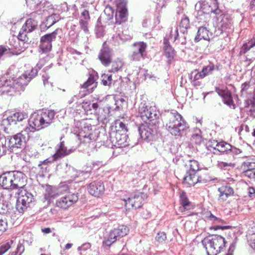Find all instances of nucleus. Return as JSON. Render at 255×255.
<instances>
[{
    "label": "nucleus",
    "instance_id": "nucleus-1",
    "mask_svg": "<svg viewBox=\"0 0 255 255\" xmlns=\"http://www.w3.org/2000/svg\"><path fill=\"white\" fill-rule=\"evenodd\" d=\"M166 128L168 131L175 136H180L189 126L182 116L176 111L166 114Z\"/></svg>",
    "mask_w": 255,
    "mask_h": 255
},
{
    "label": "nucleus",
    "instance_id": "nucleus-2",
    "mask_svg": "<svg viewBox=\"0 0 255 255\" xmlns=\"http://www.w3.org/2000/svg\"><path fill=\"white\" fill-rule=\"evenodd\" d=\"M166 128L168 131L175 136H180L189 126L182 116L176 111L166 114Z\"/></svg>",
    "mask_w": 255,
    "mask_h": 255
},
{
    "label": "nucleus",
    "instance_id": "nucleus-3",
    "mask_svg": "<svg viewBox=\"0 0 255 255\" xmlns=\"http://www.w3.org/2000/svg\"><path fill=\"white\" fill-rule=\"evenodd\" d=\"M56 113L54 110H39L32 114L28 120L29 125L37 130L50 126L54 120Z\"/></svg>",
    "mask_w": 255,
    "mask_h": 255
},
{
    "label": "nucleus",
    "instance_id": "nucleus-4",
    "mask_svg": "<svg viewBox=\"0 0 255 255\" xmlns=\"http://www.w3.org/2000/svg\"><path fill=\"white\" fill-rule=\"evenodd\" d=\"M72 132L81 142L84 143L93 142L98 139V136L93 133L91 125L86 124L83 121L75 123Z\"/></svg>",
    "mask_w": 255,
    "mask_h": 255
},
{
    "label": "nucleus",
    "instance_id": "nucleus-5",
    "mask_svg": "<svg viewBox=\"0 0 255 255\" xmlns=\"http://www.w3.org/2000/svg\"><path fill=\"white\" fill-rule=\"evenodd\" d=\"M202 244L208 255H217L224 249L226 242L222 236L213 235L205 238Z\"/></svg>",
    "mask_w": 255,
    "mask_h": 255
},
{
    "label": "nucleus",
    "instance_id": "nucleus-6",
    "mask_svg": "<svg viewBox=\"0 0 255 255\" xmlns=\"http://www.w3.org/2000/svg\"><path fill=\"white\" fill-rule=\"evenodd\" d=\"M17 194L16 208L19 213H22L30 206V204L34 199L33 196L24 189L18 191Z\"/></svg>",
    "mask_w": 255,
    "mask_h": 255
},
{
    "label": "nucleus",
    "instance_id": "nucleus-7",
    "mask_svg": "<svg viewBox=\"0 0 255 255\" xmlns=\"http://www.w3.org/2000/svg\"><path fill=\"white\" fill-rule=\"evenodd\" d=\"M129 232V228L125 225H120L111 230L107 238L103 241L104 245L110 246L119 239L126 236Z\"/></svg>",
    "mask_w": 255,
    "mask_h": 255
},
{
    "label": "nucleus",
    "instance_id": "nucleus-8",
    "mask_svg": "<svg viewBox=\"0 0 255 255\" xmlns=\"http://www.w3.org/2000/svg\"><path fill=\"white\" fill-rule=\"evenodd\" d=\"M138 113L141 120L145 123L152 122L158 117L157 111L155 107H148L145 102L139 105Z\"/></svg>",
    "mask_w": 255,
    "mask_h": 255
},
{
    "label": "nucleus",
    "instance_id": "nucleus-9",
    "mask_svg": "<svg viewBox=\"0 0 255 255\" xmlns=\"http://www.w3.org/2000/svg\"><path fill=\"white\" fill-rule=\"evenodd\" d=\"M128 137L127 132L111 131L109 133V139L112 145L118 148H123L129 145Z\"/></svg>",
    "mask_w": 255,
    "mask_h": 255
},
{
    "label": "nucleus",
    "instance_id": "nucleus-10",
    "mask_svg": "<svg viewBox=\"0 0 255 255\" xmlns=\"http://www.w3.org/2000/svg\"><path fill=\"white\" fill-rule=\"evenodd\" d=\"M146 195L140 192H135L130 195L127 199L124 198L123 200L125 203L126 207L128 209H137L140 208Z\"/></svg>",
    "mask_w": 255,
    "mask_h": 255
},
{
    "label": "nucleus",
    "instance_id": "nucleus-11",
    "mask_svg": "<svg viewBox=\"0 0 255 255\" xmlns=\"http://www.w3.org/2000/svg\"><path fill=\"white\" fill-rule=\"evenodd\" d=\"M146 48L147 44L143 42H137L133 43L131 47L130 59L138 61L143 59Z\"/></svg>",
    "mask_w": 255,
    "mask_h": 255
},
{
    "label": "nucleus",
    "instance_id": "nucleus-12",
    "mask_svg": "<svg viewBox=\"0 0 255 255\" xmlns=\"http://www.w3.org/2000/svg\"><path fill=\"white\" fill-rule=\"evenodd\" d=\"M7 145L10 149L22 148L25 146L26 140V136L22 133H18L13 136L7 137Z\"/></svg>",
    "mask_w": 255,
    "mask_h": 255
},
{
    "label": "nucleus",
    "instance_id": "nucleus-13",
    "mask_svg": "<svg viewBox=\"0 0 255 255\" xmlns=\"http://www.w3.org/2000/svg\"><path fill=\"white\" fill-rule=\"evenodd\" d=\"M78 198L77 193L68 192L57 200L56 205L61 208L67 209L75 203Z\"/></svg>",
    "mask_w": 255,
    "mask_h": 255
},
{
    "label": "nucleus",
    "instance_id": "nucleus-14",
    "mask_svg": "<svg viewBox=\"0 0 255 255\" xmlns=\"http://www.w3.org/2000/svg\"><path fill=\"white\" fill-rule=\"evenodd\" d=\"M78 198L77 193L68 192L57 200L56 205L61 208L67 209L75 203Z\"/></svg>",
    "mask_w": 255,
    "mask_h": 255
},
{
    "label": "nucleus",
    "instance_id": "nucleus-15",
    "mask_svg": "<svg viewBox=\"0 0 255 255\" xmlns=\"http://www.w3.org/2000/svg\"><path fill=\"white\" fill-rule=\"evenodd\" d=\"M59 30L57 28L52 33L45 34L41 37L40 48L43 53H47L51 50V42L56 39Z\"/></svg>",
    "mask_w": 255,
    "mask_h": 255
},
{
    "label": "nucleus",
    "instance_id": "nucleus-16",
    "mask_svg": "<svg viewBox=\"0 0 255 255\" xmlns=\"http://www.w3.org/2000/svg\"><path fill=\"white\" fill-rule=\"evenodd\" d=\"M113 55L112 50L108 47L106 42L104 43L98 55L101 63L106 67L109 66L112 62Z\"/></svg>",
    "mask_w": 255,
    "mask_h": 255
},
{
    "label": "nucleus",
    "instance_id": "nucleus-17",
    "mask_svg": "<svg viewBox=\"0 0 255 255\" xmlns=\"http://www.w3.org/2000/svg\"><path fill=\"white\" fill-rule=\"evenodd\" d=\"M117 4V11L116 13V22L119 24L127 21L128 18V9L127 3L125 1H119Z\"/></svg>",
    "mask_w": 255,
    "mask_h": 255
},
{
    "label": "nucleus",
    "instance_id": "nucleus-18",
    "mask_svg": "<svg viewBox=\"0 0 255 255\" xmlns=\"http://www.w3.org/2000/svg\"><path fill=\"white\" fill-rule=\"evenodd\" d=\"M12 189H18V191H19L24 189L26 181L25 174L21 171H12Z\"/></svg>",
    "mask_w": 255,
    "mask_h": 255
},
{
    "label": "nucleus",
    "instance_id": "nucleus-19",
    "mask_svg": "<svg viewBox=\"0 0 255 255\" xmlns=\"http://www.w3.org/2000/svg\"><path fill=\"white\" fill-rule=\"evenodd\" d=\"M138 132L142 139L149 141L153 139L156 130L155 128L151 127L146 123V124H143L139 127Z\"/></svg>",
    "mask_w": 255,
    "mask_h": 255
},
{
    "label": "nucleus",
    "instance_id": "nucleus-20",
    "mask_svg": "<svg viewBox=\"0 0 255 255\" xmlns=\"http://www.w3.org/2000/svg\"><path fill=\"white\" fill-rule=\"evenodd\" d=\"M216 18L218 28L221 29L220 33H222L231 26L232 20L228 14L222 12L220 14L217 16Z\"/></svg>",
    "mask_w": 255,
    "mask_h": 255
},
{
    "label": "nucleus",
    "instance_id": "nucleus-21",
    "mask_svg": "<svg viewBox=\"0 0 255 255\" xmlns=\"http://www.w3.org/2000/svg\"><path fill=\"white\" fill-rule=\"evenodd\" d=\"M37 74V69L32 68L30 72H25L14 81L16 84L23 87L26 86Z\"/></svg>",
    "mask_w": 255,
    "mask_h": 255
},
{
    "label": "nucleus",
    "instance_id": "nucleus-22",
    "mask_svg": "<svg viewBox=\"0 0 255 255\" xmlns=\"http://www.w3.org/2000/svg\"><path fill=\"white\" fill-rule=\"evenodd\" d=\"M88 191L90 194L95 197H99L105 191V186L103 182L101 181L91 182L89 185Z\"/></svg>",
    "mask_w": 255,
    "mask_h": 255
},
{
    "label": "nucleus",
    "instance_id": "nucleus-23",
    "mask_svg": "<svg viewBox=\"0 0 255 255\" xmlns=\"http://www.w3.org/2000/svg\"><path fill=\"white\" fill-rule=\"evenodd\" d=\"M215 91L222 98L224 103L230 107L235 109V106L234 104L231 93L227 89H221L216 88Z\"/></svg>",
    "mask_w": 255,
    "mask_h": 255
},
{
    "label": "nucleus",
    "instance_id": "nucleus-24",
    "mask_svg": "<svg viewBox=\"0 0 255 255\" xmlns=\"http://www.w3.org/2000/svg\"><path fill=\"white\" fill-rule=\"evenodd\" d=\"M55 153L53 155L57 160L69 155L71 152V149H68L65 146L64 141L57 144L55 147Z\"/></svg>",
    "mask_w": 255,
    "mask_h": 255
},
{
    "label": "nucleus",
    "instance_id": "nucleus-25",
    "mask_svg": "<svg viewBox=\"0 0 255 255\" xmlns=\"http://www.w3.org/2000/svg\"><path fill=\"white\" fill-rule=\"evenodd\" d=\"M12 171L6 172L0 176V185L5 189H12Z\"/></svg>",
    "mask_w": 255,
    "mask_h": 255
},
{
    "label": "nucleus",
    "instance_id": "nucleus-26",
    "mask_svg": "<svg viewBox=\"0 0 255 255\" xmlns=\"http://www.w3.org/2000/svg\"><path fill=\"white\" fill-rule=\"evenodd\" d=\"M202 181L201 177L197 176L196 173L188 172L183 178V183L187 187L194 186L198 182Z\"/></svg>",
    "mask_w": 255,
    "mask_h": 255
},
{
    "label": "nucleus",
    "instance_id": "nucleus-27",
    "mask_svg": "<svg viewBox=\"0 0 255 255\" xmlns=\"http://www.w3.org/2000/svg\"><path fill=\"white\" fill-rule=\"evenodd\" d=\"M212 35V32H210L206 26H201L198 28L194 41L196 42H199L201 39L209 41Z\"/></svg>",
    "mask_w": 255,
    "mask_h": 255
},
{
    "label": "nucleus",
    "instance_id": "nucleus-28",
    "mask_svg": "<svg viewBox=\"0 0 255 255\" xmlns=\"http://www.w3.org/2000/svg\"><path fill=\"white\" fill-rule=\"evenodd\" d=\"M28 117L27 114L25 112H16L8 116L6 120H3V122L8 124H16L17 122H21Z\"/></svg>",
    "mask_w": 255,
    "mask_h": 255
},
{
    "label": "nucleus",
    "instance_id": "nucleus-29",
    "mask_svg": "<svg viewBox=\"0 0 255 255\" xmlns=\"http://www.w3.org/2000/svg\"><path fill=\"white\" fill-rule=\"evenodd\" d=\"M164 43V55L167 58V62L169 64H170L172 61L173 60L175 56V51L173 48L169 44L168 40L165 38L163 40Z\"/></svg>",
    "mask_w": 255,
    "mask_h": 255
},
{
    "label": "nucleus",
    "instance_id": "nucleus-30",
    "mask_svg": "<svg viewBox=\"0 0 255 255\" xmlns=\"http://www.w3.org/2000/svg\"><path fill=\"white\" fill-rule=\"evenodd\" d=\"M218 190L220 193L219 200L221 202L226 200L230 196L234 193L233 189L228 186H222L219 188Z\"/></svg>",
    "mask_w": 255,
    "mask_h": 255
},
{
    "label": "nucleus",
    "instance_id": "nucleus-31",
    "mask_svg": "<svg viewBox=\"0 0 255 255\" xmlns=\"http://www.w3.org/2000/svg\"><path fill=\"white\" fill-rule=\"evenodd\" d=\"M211 143V146L220 152L228 153L230 152V149H232V145L225 141L218 142L214 140Z\"/></svg>",
    "mask_w": 255,
    "mask_h": 255
},
{
    "label": "nucleus",
    "instance_id": "nucleus-32",
    "mask_svg": "<svg viewBox=\"0 0 255 255\" xmlns=\"http://www.w3.org/2000/svg\"><path fill=\"white\" fill-rule=\"evenodd\" d=\"M96 81V79L95 77L90 74L87 81L82 86V88L85 89L88 93H91L93 92L94 89L97 87V83Z\"/></svg>",
    "mask_w": 255,
    "mask_h": 255
},
{
    "label": "nucleus",
    "instance_id": "nucleus-33",
    "mask_svg": "<svg viewBox=\"0 0 255 255\" xmlns=\"http://www.w3.org/2000/svg\"><path fill=\"white\" fill-rule=\"evenodd\" d=\"M204 78L202 72L198 70L195 69L192 71L190 75V79L191 80V83L194 86H199L201 85V83L199 81L200 80Z\"/></svg>",
    "mask_w": 255,
    "mask_h": 255
},
{
    "label": "nucleus",
    "instance_id": "nucleus-34",
    "mask_svg": "<svg viewBox=\"0 0 255 255\" xmlns=\"http://www.w3.org/2000/svg\"><path fill=\"white\" fill-rule=\"evenodd\" d=\"M207 218L209 221L212 222L214 224L216 225V226H215L213 227V228L216 230H217L218 229L224 230V229L229 228V226H222L219 225L220 224L225 223L224 220H223L222 219H221L219 218H218V217L215 216L211 213H210L209 216H207Z\"/></svg>",
    "mask_w": 255,
    "mask_h": 255
},
{
    "label": "nucleus",
    "instance_id": "nucleus-35",
    "mask_svg": "<svg viewBox=\"0 0 255 255\" xmlns=\"http://www.w3.org/2000/svg\"><path fill=\"white\" fill-rule=\"evenodd\" d=\"M207 218L209 221L212 222L214 224L216 225V226H215L213 227V228L216 230H217L218 229L224 230V229L229 228V226H222L219 225L220 224L225 223L224 220H223L222 219H221L219 218H218V217L215 216L211 213H210L209 216H207Z\"/></svg>",
    "mask_w": 255,
    "mask_h": 255
},
{
    "label": "nucleus",
    "instance_id": "nucleus-36",
    "mask_svg": "<svg viewBox=\"0 0 255 255\" xmlns=\"http://www.w3.org/2000/svg\"><path fill=\"white\" fill-rule=\"evenodd\" d=\"M207 218L209 221L212 222L214 224L216 225V226H215L213 227V228L216 230H217L218 229L224 230V229L229 228V226H222L219 225L220 224L225 223L224 220H223L222 219H221L219 218H218V217L215 216L211 213H210L209 216H207Z\"/></svg>",
    "mask_w": 255,
    "mask_h": 255
},
{
    "label": "nucleus",
    "instance_id": "nucleus-37",
    "mask_svg": "<svg viewBox=\"0 0 255 255\" xmlns=\"http://www.w3.org/2000/svg\"><path fill=\"white\" fill-rule=\"evenodd\" d=\"M251 89V84L250 82H246L241 85V90L240 92V96L243 98H252V91Z\"/></svg>",
    "mask_w": 255,
    "mask_h": 255
},
{
    "label": "nucleus",
    "instance_id": "nucleus-38",
    "mask_svg": "<svg viewBox=\"0 0 255 255\" xmlns=\"http://www.w3.org/2000/svg\"><path fill=\"white\" fill-rule=\"evenodd\" d=\"M37 26V22L32 18H29L26 21L22 28V30H25L29 33L35 29Z\"/></svg>",
    "mask_w": 255,
    "mask_h": 255
},
{
    "label": "nucleus",
    "instance_id": "nucleus-39",
    "mask_svg": "<svg viewBox=\"0 0 255 255\" xmlns=\"http://www.w3.org/2000/svg\"><path fill=\"white\" fill-rule=\"evenodd\" d=\"M61 19L60 15L57 13H53L47 17L44 24L48 28L58 21Z\"/></svg>",
    "mask_w": 255,
    "mask_h": 255
},
{
    "label": "nucleus",
    "instance_id": "nucleus-40",
    "mask_svg": "<svg viewBox=\"0 0 255 255\" xmlns=\"http://www.w3.org/2000/svg\"><path fill=\"white\" fill-rule=\"evenodd\" d=\"M112 63V68L110 70V72H117L121 70L124 65V62L123 60L117 58L114 60Z\"/></svg>",
    "mask_w": 255,
    "mask_h": 255
},
{
    "label": "nucleus",
    "instance_id": "nucleus-41",
    "mask_svg": "<svg viewBox=\"0 0 255 255\" xmlns=\"http://www.w3.org/2000/svg\"><path fill=\"white\" fill-rule=\"evenodd\" d=\"M180 202L184 209L188 210L192 208V205L191 203L188 201L186 193L182 192L180 195Z\"/></svg>",
    "mask_w": 255,
    "mask_h": 255
},
{
    "label": "nucleus",
    "instance_id": "nucleus-42",
    "mask_svg": "<svg viewBox=\"0 0 255 255\" xmlns=\"http://www.w3.org/2000/svg\"><path fill=\"white\" fill-rule=\"evenodd\" d=\"M210 9L211 13L215 14L216 16L220 14L223 11L219 7V3L217 1H210Z\"/></svg>",
    "mask_w": 255,
    "mask_h": 255
},
{
    "label": "nucleus",
    "instance_id": "nucleus-43",
    "mask_svg": "<svg viewBox=\"0 0 255 255\" xmlns=\"http://www.w3.org/2000/svg\"><path fill=\"white\" fill-rule=\"evenodd\" d=\"M82 6L84 8H86L84 9L81 12V15L79 18V20H85V21H90V16L89 14V12L88 10V8L87 7V5L84 3L82 4Z\"/></svg>",
    "mask_w": 255,
    "mask_h": 255
},
{
    "label": "nucleus",
    "instance_id": "nucleus-44",
    "mask_svg": "<svg viewBox=\"0 0 255 255\" xmlns=\"http://www.w3.org/2000/svg\"><path fill=\"white\" fill-rule=\"evenodd\" d=\"M55 161H57V160L56 159V158H55L54 156L52 155L51 157H49L43 161H40L38 164V166L41 169H46L47 166L48 165H49V164H51L52 163L54 162Z\"/></svg>",
    "mask_w": 255,
    "mask_h": 255
},
{
    "label": "nucleus",
    "instance_id": "nucleus-45",
    "mask_svg": "<svg viewBox=\"0 0 255 255\" xmlns=\"http://www.w3.org/2000/svg\"><path fill=\"white\" fill-rule=\"evenodd\" d=\"M115 128L114 130L113 128L112 129V131H120V132H127V128L125 124L120 121H117L115 123Z\"/></svg>",
    "mask_w": 255,
    "mask_h": 255
},
{
    "label": "nucleus",
    "instance_id": "nucleus-46",
    "mask_svg": "<svg viewBox=\"0 0 255 255\" xmlns=\"http://www.w3.org/2000/svg\"><path fill=\"white\" fill-rule=\"evenodd\" d=\"M214 69V65L213 63H210L208 65L204 67L201 71L204 77H205L206 76L211 74Z\"/></svg>",
    "mask_w": 255,
    "mask_h": 255
},
{
    "label": "nucleus",
    "instance_id": "nucleus-47",
    "mask_svg": "<svg viewBox=\"0 0 255 255\" xmlns=\"http://www.w3.org/2000/svg\"><path fill=\"white\" fill-rule=\"evenodd\" d=\"M190 170L188 172L196 173L199 169L198 162L195 160H190L189 161Z\"/></svg>",
    "mask_w": 255,
    "mask_h": 255
},
{
    "label": "nucleus",
    "instance_id": "nucleus-48",
    "mask_svg": "<svg viewBox=\"0 0 255 255\" xmlns=\"http://www.w3.org/2000/svg\"><path fill=\"white\" fill-rule=\"evenodd\" d=\"M201 131L200 129L197 130V132L193 134L191 137V140L193 142L196 144H199L202 141V138L200 135Z\"/></svg>",
    "mask_w": 255,
    "mask_h": 255
},
{
    "label": "nucleus",
    "instance_id": "nucleus-49",
    "mask_svg": "<svg viewBox=\"0 0 255 255\" xmlns=\"http://www.w3.org/2000/svg\"><path fill=\"white\" fill-rule=\"evenodd\" d=\"M180 27L185 30H186L190 27L189 19L188 17L184 16V17L182 18L180 23Z\"/></svg>",
    "mask_w": 255,
    "mask_h": 255
},
{
    "label": "nucleus",
    "instance_id": "nucleus-50",
    "mask_svg": "<svg viewBox=\"0 0 255 255\" xmlns=\"http://www.w3.org/2000/svg\"><path fill=\"white\" fill-rule=\"evenodd\" d=\"M112 75L109 74H104L102 76V82L104 85L107 86L111 84L112 78Z\"/></svg>",
    "mask_w": 255,
    "mask_h": 255
},
{
    "label": "nucleus",
    "instance_id": "nucleus-51",
    "mask_svg": "<svg viewBox=\"0 0 255 255\" xmlns=\"http://www.w3.org/2000/svg\"><path fill=\"white\" fill-rule=\"evenodd\" d=\"M7 211V205L3 203V194L0 193V214H4Z\"/></svg>",
    "mask_w": 255,
    "mask_h": 255
},
{
    "label": "nucleus",
    "instance_id": "nucleus-52",
    "mask_svg": "<svg viewBox=\"0 0 255 255\" xmlns=\"http://www.w3.org/2000/svg\"><path fill=\"white\" fill-rule=\"evenodd\" d=\"M27 33L26 31L22 30V28H21L17 36L18 40L23 42L24 43L28 42V38L26 35Z\"/></svg>",
    "mask_w": 255,
    "mask_h": 255
},
{
    "label": "nucleus",
    "instance_id": "nucleus-53",
    "mask_svg": "<svg viewBox=\"0 0 255 255\" xmlns=\"http://www.w3.org/2000/svg\"><path fill=\"white\" fill-rule=\"evenodd\" d=\"M167 239L166 234L164 232H159L155 237V241L159 243H163Z\"/></svg>",
    "mask_w": 255,
    "mask_h": 255
},
{
    "label": "nucleus",
    "instance_id": "nucleus-54",
    "mask_svg": "<svg viewBox=\"0 0 255 255\" xmlns=\"http://www.w3.org/2000/svg\"><path fill=\"white\" fill-rule=\"evenodd\" d=\"M89 21H90L79 20L80 27L86 34L89 33Z\"/></svg>",
    "mask_w": 255,
    "mask_h": 255
},
{
    "label": "nucleus",
    "instance_id": "nucleus-55",
    "mask_svg": "<svg viewBox=\"0 0 255 255\" xmlns=\"http://www.w3.org/2000/svg\"><path fill=\"white\" fill-rule=\"evenodd\" d=\"M218 165L219 168L226 170L229 169L228 167H234L235 166V164L232 162L219 161Z\"/></svg>",
    "mask_w": 255,
    "mask_h": 255
},
{
    "label": "nucleus",
    "instance_id": "nucleus-56",
    "mask_svg": "<svg viewBox=\"0 0 255 255\" xmlns=\"http://www.w3.org/2000/svg\"><path fill=\"white\" fill-rule=\"evenodd\" d=\"M246 99H247L245 100V107L246 108L251 107V108H255V99L254 95H253L252 98Z\"/></svg>",
    "mask_w": 255,
    "mask_h": 255
},
{
    "label": "nucleus",
    "instance_id": "nucleus-57",
    "mask_svg": "<svg viewBox=\"0 0 255 255\" xmlns=\"http://www.w3.org/2000/svg\"><path fill=\"white\" fill-rule=\"evenodd\" d=\"M7 228V222L3 219V217L0 215V234L6 231Z\"/></svg>",
    "mask_w": 255,
    "mask_h": 255
},
{
    "label": "nucleus",
    "instance_id": "nucleus-58",
    "mask_svg": "<svg viewBox=\"0 0 255 255\" xmlns=\"http://www.w3.org/2000/svg\"><path fill=\"white\" fill-rule=\"evenodd\" d=\"M95 31H96V34L97 37H102V36H103V35H104V33H105L104 27L102 25L99 26V25H97L95 28Z\"/></svg>",
    "mask_w": 255,
    "mask_h": 255
},
{
    "label": "nucleus",
    "instance_id": "nucleus-59",
    "mask_svg": "<svg viewBox=\"0 0 255 255\" xmlns=\"http://www.w3.org/2000/svg\"><path fill=\"white\" fill-rule=\"evenodd\" d=\"M11 241L3 244L0 246V255H2L5 253L10 248Z\"/></svg>",
    "mask_w": 255,
    "mask_h": 255
},
{
    "label": "nucleus",
    "instance_id": "nucleus-60",
    "mask_svg": "<svg viewBox=\"0 0 255 255\" xmlns=\"http://www.w3.org/2000/svg\"><path fill=\"white\" fill-rule=\"evenodd\" d=\"M202 4L203 5L201 8L204 13L207 14L212 13L211 10L210 9V1L209 2H207V3H202Z\"/></svg>",
    "mask_w": 255,
    "mask_h": 255
},
{
    "label": "nucleus",
    "instance_id": "nucleus-61",
    "mask_svg": "<svg viewBox=\"0 0 255 255\" xmlns=\"http://www.w3.org/2000/svg\"><path fill=\"white\" fill-rule=\"evenodd\" d=\"M35 130H37V129H34L33 127L30 126L26 127L23 130L21 131L20 133H23L25 135V134H27V137H29V134L30 132H33Z\"/></svg>",
    "mask_w": 255,
    "mask_h": 255
},
{
    "label": "nucleus",
    "instance_id": "nucleus-62",
    "mask_svg": "<svg viewBox=\"0 0 255 255\" xmlns=\"http://www.w3.org/2000/svg\"><path fill=\"white\" fill-rule=\"evenodd\" d=\"M9 51V48H7L6 47L0 45V59L5 54H8Z\"/></svg>",
    "mask_w": 255,
    "mask_h": 255
},
{
    "label": "nucleus",
    "instance_id": "nucleus-63",
    "mask_svg": "<svg viewBox=\"0 0 255 255\" xmlns=\"http://www.w3.org/2000/svg\"><path fill=\"white\" fill-rule=\"evenodd\" d=\"M249 243L251 248L255 250V233L250 236Z\"/></svg>",
    "mask_w": 255,
    "mask_h": 255
},
{
    "label": "nucleus",
    "instance_id": "nucleus-64",
    "mask_svg": "<svg viewBox=\"0 0 255 255\" xmlns=\"http://www.w3.org/2000/svg\"><path fill=\"white\" fill-rule=\"evenodd\" d=\"M245 164L247 166L248 170L255 169V162L254 161H247L245 163Z\"/></svg>",
    "mask_w": 255,
    "mask_h": 255
}]
</instances>
